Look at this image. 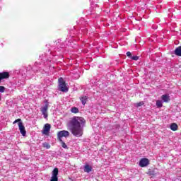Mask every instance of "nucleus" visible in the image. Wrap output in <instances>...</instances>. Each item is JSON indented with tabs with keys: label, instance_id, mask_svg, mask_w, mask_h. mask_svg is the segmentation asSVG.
I'll list each match as a JSON object with an SVG mask.
<instances>
[{
	"label": "nucleus",
	"instance_id": "f257e3e1",
	"mask_svg": "<svg viewBox=\"0 0 181 181\" xmlns=\"http://www.w3.org/2000/svg\"><path fill=\"white\" fill-rule=\"evenodd\" d=\"M69 127L72 135L78 138L82 136L84 127H86V119L81 117H74L69 121Z\"/></svg>",
	"mask_w": 181,
	"mask_h": 181
},
{
	"label": "nucleus",
	"instance_id": "f03ea898",
	"mask_svg": "<svg viewBox=\"0 0 181 181\" xmlns=\"http://www.w3.org/2000/svg\"><path fill=\"white\" fill-rule=\"evenodd\" d=\"M58 90H59V91H62V93H67V91H69L67 83H66V81H64V79H63L62 77L58 79Z\"/></svg>",
	"mask_w": 181,
	"mask_h": 181
},
{
	"label": "nucleus",
	"instance_id": "7ed1b4c3",
	"mask_svg": "<svg viewBox=\"0 0 181 181\" xmlns=\"http://www.w3.org/2000/svg\"><path fill=\"white\" fill-rule=\"evenodd\" d=\"M69 135H70V133L69 132V131L62 130V131L59 132L57 133L58 141H59V142H62V139L63 138V136L64 138H67V136H69Z\"/></svg>",
	"mask_w": 181,
	"mask_h": 181
},
{
	"label": "nucleus",
	"instance_id": "20e7f679",
	"mask_svg": "<svg viewBox=\"0 0 181 181\" xmlns=\"http://www.w3.org/2000/svg\"><path fill=\"white\" fill-rule=\"evenodd\" d=\"M49 110V102H46L45 105L40 108V111L44 115V118H47L49 117V115L47 114V111Z\"/></svg>",
	"mask_w": 181,
	"mask_h": 181
},
{
	"label": "nucleus",
	"instance_id": "39448f33",
	"mask_svg": "<svg viewBox=\"0 0 181 181\" xmlns=\"http://www.w3.org/2000/svg\"><path fill=\"white\" fill-rule=\"evenodd\" d=\"M59 168H55L52 171L50 181H59Z\"/></svg>",
	"mask_w": 181,
	"mask_h": 181
},
{
	"label": "nucleus",
	"instance_id": "423d86ee",
	"mask_svg": "<svg viewBox=\"0 0 181 181\" xmlns=\"http://www.w3.org/2000/svg\"><path fill=\"white\" fill-rule=\"evenodd\" d=\"M50 128H52L50 124H45L43 130L42 131V134H43L44 135H49V132H50Z\"/></svg>",
	"mask_w": 181,
	"mask_h": 181
},
{
	"label": "nucleus",
	"instance_id": "0eeeda50",
	"mask_svg": "<svg viewBox=\"0 0 181 181\" xmlns=\"http://www.w3.org/2000/svg\"><path fill=\"white\" fill-rule=\"evenodd\" d=\"M11 76L9 75V72L8 71H4L0 72V83L2 81V80H8Z\"/></svg>",
	"mask_w": 181,
	"mask_h": 181
},
{
	"label": "nucleus",
	"instance_id": "6e6552de",
	"mask_svg": "<svg viewBox=\"0 0 181 181\" xmlns=\"http://www.w3.org/2000/svg\"><path fill=\"white\" fill-rule=\"evenodd\" d=\"M19 131L23 136H26V129H25V126H23V122L18 123Z\"/></svg>",
	"mask_w": 181,
	"mask_h": 181
},
{
	"label": "nucleus",
	"instance_id": "1a4fd4ad",
	"mask_svg": "<svg viewBox=\"0 0 181 181\" xmlns=\"http://www.w3.org/2000/svg\"><path fill=\"white\" fill-rule=\"evenodd\" d=\"M149 165V159L148 158H141L139 161V166L141 168H145Z\"/></svg>",
	"mask_w": 181,
	"mask_h": 181
},
{
	"label": "nucleus",
	"instance_id": "9d476101",
	"mask_svg": "<svg viewBox=\"0 0 181 181\" xmlns=\"http://www.w3.org/2000/svg\"><path fill=\"white\" fill-rule=\"evenodd\" d=\"M84 172H86V173H90V172H91L93 170V167H91L90 165L86 164L84 165V168H83Z\"/></svg>",
	"mask_w": 181,
	"mask_h": 181
},
{
	"label": "nucleus",
	"instance_id": "9b49d317",
	"mask_svg": "<svg viewBox=\"0 0 181 181\" xmlns=\"http://www.w3.org/2000/svg\"><path fill=\"white\" fill-rule=\"evenodd\" d=\"M174 53H175V56L181 57V46H179L178 47H177L175 49Z\"/></svg>",
	"mask_w": 181,
	"mask_h": 181
},
{
	"label": "nucleus",
	"instance_id": "f8f14e48",
	"mask_svg": "<svg viewBox=\"0 0 181 181\" xmlns=\"http://www.w3.org/2000/svg\"><path fill=\"white\" fill-rule=\"evenodd\" d=\"M161 99L163 100V101H164V103H169V101H170V98L168 95H163L161 96Z\"/></svg>",
	"mask_w": 181,
	"mask_h": 181
},
{
	"label": "nucleus",
	"instance_id": "ddd939ff",
	"mask_svg": "<svg viewBox=\"0 0 181 181\" xmlns=\"http://www.w3.org/2000/svg\"><path fill=\"white\" fill-rule=\"evenodd\" d=\"M88 100V98H87V96H82L80 98V100L81 101L83 105H86Z\"/></svg>",
	"mask_w": 181,
	"mask_h": 181
},
{
	"label": "nucleus",
	"instance_id": "4468645a",
	"mask_svg": "<svg viewBox=\"0 0 181 181\" xmlns=\"http://www.w3.org/2000/svg\"><path fill=\"white\" fill-rule=\"evenodd\" d=\"M170 128L171 131H177V128H179V127L177 125L176 123H172L170 126Z\"/></svg>",
	"mask_w": 181,
	"mask_h": 181
},
{
	"label": "nucleus",
	"instance_id": "2eb2a0df",
	"mask_svg": "<svg viewBox=\"0 0 181 181\" xmlns=\"http://www.w3.org/2000/svg\"><path fill=\"white\" fill-rule=\"evenodd\" d=\"M156 104V107H157L158 108H162V106H163V105H162V100H157Z\"/></svg>",
	"mask_w": 181,
	"mask_h": 181
},
{
	"label": "nucleus",
	"instance_id": "dca6fc26",
	"mask_svg": "<svg viewBox=\"0 0 181 181\" xmlns=\"http://www.w3.org/2000/svg\"><path fill=\"white\" fill-rule=\"evenodd\" d=\"M71 112L73 114H78V108L74 107L71 109Z\"/></svg>",
	"mask_w": 181,
	"mask_h": 181
},
{
	"label": "nucleus",
	"instance_id": "f3484780",
	"mask_svg": "<svg viewBox=\"0 0 181 181\" xmlns=\"http://www.w3.org/2000/svg\"><path fill=\"white\" fill-rule=\"evenodd\" d=\"M42 146L43 148H46L47 149H50V144H49V143H43Z\"/></svg>",
	"mask_w": 181,
	"mask_h": 181
},
{
	"label": "nucleus",
	"instance_id": "a211bd4d",
	"mask_svg": "<svg viewBox=\"0 0 181 181\" xmlns=\"http://www.w3.org/2000/svg\"><path fill=\"white\" fill-rule=\"evenodd\" d=\"M147 174L149 175V176H155L156 174L155 173V171L153 170H149L148 171Z\"/></svg>",
	"mask_w": 181,
	"mask_h": 181
},
{
	"label": "nucleus",
	"instance_id": "6ab92c4d",
	"mask_svg": "<svg viewBox=\"0 0 181 181\" xmlns=\"http://www.w3.org/2000/svg\"><path fill=\"white\" fill-rule=\"evenodd\" d=\"M60 142H61V144H62V148H64V149H67V144H66V143H64V142L63 141V140H62V141H60Z\"/></svg>",
	"mask_w": 181,
	"mask_h": 181
},
{
	"label": "nucleus",
	"instance_id": "aec40b11",
	"mask_svg": "<svg viewBox=\"0 0 181 181\" xmlns=\"http://www.w3.org/2000/svg\"><path fill=\"white\" fill-rule=\"evenodd\" d=\"M132 60H134L135 62H136V60L139 59V56H133L131 57Z\"/></svg>",
	"mask_w": 181,
	"mask_h": 181
},
{
	"label": "nucleus",
	"instance_id": "412c9836",
	"mask_svg": "<svg viewBox=\"0 0 181 181\" xmlns=\"http://www.w3.org/2000/svg\"><path fill=\"white\" fill-rule=\"evenodd\" d=\"M127 57L131 59V57H132V54L131 53V52H127Z\"/></svg>",
	"mask_w": 181,
	"mask_h": 181
},
{
	"label": "nucleus",
	"instance_id": "4be33fe9",
	"mask_svg": "<svg viewBox=\"0 0 181 181\" xmlns=\"http://www.w3.org/2000/svg\"><path fill=\"white\" fill-rule=\"evenodd\" d=\"M18 124H19V122H22V119H16L13 122V124H16V123H18Z\"/></svg>",
	"mask_w": 181,
	"mask_h": 181
},
{
	"label": "nucleus",
	"instance_id": "5701e85b",
	"mask_svg": "<svg viewBox=\"0 0 181 181\" xmlns=\"http://www.w3.org/2000/svg\"><path fill=\"white\" fill-rule=\"evenodd\" d=\"M143 104H144V103H143L142 102H140V103H139L136 104V106H137V107H141V106L143 105Z\"/></svg>",
	"mask_w": 181,
	"mask_h": 181
}]
</instances>
